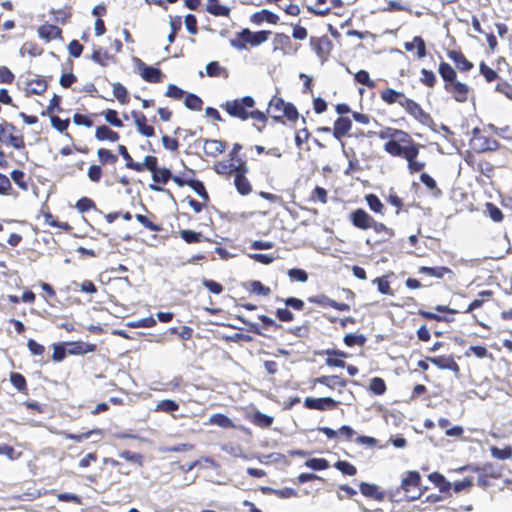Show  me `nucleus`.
I'll use <instances>...</instances> for the list:
<instances>
[{
    "label": "nucleus",
    "mask_w": 512,
    "mask_h": 512,
    "mask_svg": "<svg viewBox=\"0 0 512 512\" xmlns=\"http://www.w3.org/2000/svg\"><path fill=\"white\" fill-rule=\"evenodd\" d=\"M255 106V100L251 96L227 101L221 107L232 117L239 118L243 121L249 119V109Z\"/></svg>",
    "instance_id": "f257e3e1"
},
{
    "label": "nucleus",
    "mask_w": 512,
    "mask_h": 512,
    "mask_svg": "<svg viewBox=\"0 0 512 512\" xmlns=\"http://www.w3.org/2000/svg\"><path fill=\"white\" fill-rule=\"evenodd\" d=\"M420 480V474L416 471H409L407 476L403 478L401 489L405 492L407 501H413L421 497Z\"/></svg>",
    "instance_id": "f03ea898"
},
{
    "label": "nucleus",
    "mask_w": 512,
    "mask_h": 512,
    "mask_svg": "<svg viewBox=\"0 0 512 512\" xmlns=\"http://www.w3.org/2000/svg\"><path fill=\"white\" fill-rule=\"evenodd\" d=\"M471 146L477 152L494 151L498 148V142L492 137L481 134L479 129L475 128Z\"/></svg>",
    "instance_id": "7ed1b4c3"
},
{
    "label": "nucleus",
    "mask_w": 512,
    "mask_h": 512,
    "mask_svg": "<svg viewBox=\"0 0 512 512\" xmlns=\"http://www.w3.org/2000/svg\"><path fill=\"white\" fill-rule=\"evenodd\" d=\"M401 107H403L409 115L422 124L426 125L432 122L431 116L426 113L417 102L407 97L402 99Z\"/></svg>",
    "instance_id": "20e7f679"
},
{
    "label": "nucleus",
    "mask_w": 512,
    "mask_h": 512,
    "mask_svg": "<svg viewBox=\"0 0 512 512\" xmlns=\"http://www.w3.org/2000/svg\"><path fill=\"white\" fill-rule=\"evenodd\" d=\"M14 131L15 126L11 123L4 122L0 124V141L8 142L15 149L24 148L25 143L23 137L14 135Z\"/></svg>",
    "instance_id": "39448f33"
},
{
    "label": "nucleus",
    "mask_w": 512,
    "mask_h": 512,
    "mask_svg": "<svg viewBox=\"0 0 512 512\" xmlns=\"http://www.w3.org/2000/svg\"><path fill=\"white\" fill-rule=\"evenodd\" d=\"M298 50L294 46L290 37L283 33H278L273 39V51H280L283 55L295 54Z\"/></svg>",
    "instance_id": "423d86ee"
},
{
    "label": "nucleus",
    "mask_w": 512,
    "mask_h": 512,
    "mask_svg": "<svg viewBox=\"0 0 512 512\" xmlns=\"http://www.w3.org/2000/svg\"><path fill=\"white\" fill-rule=\"evenodd\" d=\"M270 34V31L263 30L258 32H252L248 28H245L241 32H239L237 36L244 40V42H247V44H250L252 46H258L266 42Z\"/></svg>",
    "instance_id": "0eeeda50"
},
{
    "label": "nucleus",
    "mask_w": 512,
    "mask_h": 512,
    "mask_svg": "<svg viewBox=\"0 0 512 512\" xmlns=\"http://www.w3.org/2000/svg\"><path fill=\"white\" fill-rule=\"evenodd\" d=\"M445 90L450 93L457 102H465L468 99L469 87L457 80L446 83Z\"/></svg>",
    "instance_id": "6e6552de"
},
{
    "label": "nucleus",
    "mask_w": 512,
    "mask_h": 512,
    "mask_svg": "<svg viewBox=\"0 0 512 512\" xmlns=\"http://www.w3.org/2000/svg\"><path fill=\"white\" fill-rule=\"evenodd\" d=\"M337 404L338 402L331 397L306 398L304 401L305 407L320 411L333 409Z\"/></svg>",
    "instance_id": "1a4fd4ad"
},
{
    "label": "nucleus",
    "mask_w": 512,
    "mask_h": 512,
    "mask_svg": "<svg viewBox=\"0 0 512 512\" xmlns=\"http://www.w3.org/2000/svg\"><path fill=\"white\" fill-rule=\"evenodd\" d=\"M350 219L354 226L359 229L367 230L373 225V218L363 209H357L350 215Z\"/></svg>",
    "instance_id": "9d476101"
},
{
    "label": "nucleus",
    "mask_w": 512,
    "mask_h": 512,
    "mask_svg": "<svg viewBox=\"0 0 512 512\" xmlns=\"http://www.w3.org/2000/svg\"><path fill=\"white\" fill-rule=\"evenodd\" d=\"M246 172L247 167L244 164H241V167L237 169V172L235 173L234 183L237 191L241 195H248L252 190L250 182L244 175Z\"/></svg>",
    "instance_id": "9b49d317"
},
{
    "label": "nucleus",
    "mask_w": 512,
    "mask_h": 512,
    "mask_svg": "<svg viewBox=\"0 0 512 512\" xmlns=\"http://www.w3.org/2000/svg\"><path fill=\"white\" fill-rule=\"evenodd\" d=\"M138 67L141 71V76L144 80L151 83H159L161 81L162 72L160 69L148 66L141 61H139Z\"/></svg>",
    "instance_id": "f8f14e48"
},
{
    "label": "nucleus",
    "mask_w": 512,
    "mask_h": 512,
    "mask_svg": "<svg viewBox=\"0 0 512 512\" xmlns=\"http://www.w3.org/2000/svg\"><path fill=\"white\" fill-rule=\"evenodd\" d=\"M132 117L134 119V123L137 127V130L140 134L146 137L154 136V128L152 126L147 125V118L145 115L133 112Z\"/></svg>",
    "instance_id": "ddd939ff"
},
{
    "label": "nucleus",
    "mask_w": 512,
    "mask_h": 512,
    "mask_svg": "<svg viewBox=\"0 0 512 512\" xmlns=\"http://www.w3.org/2000/svg\"><path fill=\"white\" fill-rule=\"evenodd\" d=\"M351 126L352 122L348 117H339L334 123L333 136L340 140L348 133Z\"/></svg>",
    "instance_id": "4468645a"
},
{
    "label": "nucleus",
    "mask_w": 512,
    "mask_h": 512,
    "mask_svg": "<svg viewBox=\"0 0 512 512\" xmlns=\"http://www.w3.org/2000/svg\"><path fill=\"white\" fill-rule=\"evenodd\" d=\"M40 38L50 41L61 36V29L55 25L44 24L38 28Z\"/></svg>",
    "instance_id": "2eb2a0df"
},
{
    "label": "nucleus",
    "mask_w": 512,
    "mask_h": 512,
    "mask_svg": "<svg viewBox=\"0 0 512 512\" xmlns=\"http://www.w3.org/2000/svg\"><path fill=\"white\" fill-rule=\"evenodd\" d=\"M427 360L440 369L452 370L454 372L459 371L458 364L451 357H430Z\"/></svg>",
    "instance_id": "dca6fc26"
},
{
    "label": "nucleus",
    "mask_w": 512,
    "mask_h": 512,
    "mask_svg": "<svg viewBox=\"0 0 512 512\" xmlns=\"http://www.w3.org/2000/svg\"><path fill=\"white\" fill-rule=\"evenodd\" d=\"M448 57L455 63L456 67L461 71H469L473 64L459 51H449Z\"/></svg>",
    "instance_id": "f3484780"
},
{
    "label": "nucleus",
    "mask_w": 512,
    "mask_h": 512,
    "mask_svg": "<svg viewBox=\"0 0 512 512\" xmlns=\"http://www.w3.org/2000/svg\"><path fill=\"white\" fill-rule=\"evenodd\" d=\"M360 491L364 496L372 497L378 501H382L385 498V493L379 491L378 486L375 484L362 482L360 484Z\"/></svg>",
    "instance_id": "a211bd4d"
},
{
    "label": "nucleus",
    "mask_w": 512,
    "mask_h": 512,
    "mask_svg": "<svg viewBox=\"0 0 512 512\" xmlns=\"http://www.w3.org/2000/svg\"><path fill=\"white\" fill-rule=\"evenodd\" d=\"M225 150V144L220 140H205L204 153L215 157Z\"/></svg>",
    "instance_id": "6ab92c4d"
},
{
    "label": "nucleus",
    "mask_w": 512,
    "mask_h": 512,
    "mask_svg": "<svg viewBox=\"0 0 512 512\" xmlns=\"http://www.w3.org/2000/svg\"><path fill=\"white\" fill-rule=\"evenodd\" d=\"M404 48L407 51H412L413 49H417V57L419 59L424 58L426 56V45H425V42L419 36L414 37L411 42H406L404 44Z\"/></svg>",
    "instance_id": "aec40b11"
},
{
    "label": "nucleus",
    "mask_w": 512,
    "mask_h": 512,
    "mask_svg": "<svg viewBox=\"0 0 512 512\" xmlns=\"http://www.w3.org/2000/svg\"><path fill=\"white\" fill-rule=\"evenodd\" d=\"M95 138L99 141L109 140L111 142H116L119 140V134L109 127L102 125L96 129Z\"/></svg>",
    "instance_id": "412c9836"
},
{
    "label": "nucleus",
    "mask_w": 512,
    "mask_h": 512,
    "mask_svg": "<svg viewBox=\"0 0 512 512\" xmlns=\"http://www.w3.org/2000/svg\"><path fill=\"white\" fill-rule=\"evenodd\" d=\"M402 92L396 91L392 88H387L381 93V99L387 104L398 103L401 106L402 99H405Z\"/></svg>",
    "instance_id": "4be33fe9"
},
{
    "label": "nucleus",
    "mask_w": 512,
    "mask_h": 512,
    "mask_svg": "<svg viewBox=\"0 0 512 512\" xmlns=\"http://www.w3.org/2000/svg\"><path fill=\"white\" fill-rule=\"evenodd\" d=\"M310 44L313 50L318 54V56L322 57L329 50L330 41L326 37L315 38L312 37L310 39Z\"/></svg>",
    "instance_id": "5701e85b"
},
{
    "label": "nucleus",
    "mask_w": 512,
    "mask_h": 512,
    "mask_svg": "<svg viewBox=\"0 0 512 512\" xmlns=\"http://www.w3.org/2000/svg\"><path fill=\"white\" fill-rule=\"evenodd\" d=\"M208 4L206 6L207 12L214 16H229L230 8L224 5H221L218 0H207Z\"/></svg>",
    "instance_id": "b1692460"
},
{
    "label": "nucleus",
    "mask_w": 512,
    "mask_h": 512,
    "mask_svg": "<svg viewBox=\"0 0 512 512\" xmlns=\"http://www.w3.org/2000/svg\"><path fill=\"white\" fill-rule=\"evenodd\" d=\"M429 480L433 482L436 486H438L440 492L448 493L452 487V484L445 479V477L438 473L433 472L428 476Z\"/></svg>",
    "instance_id": "393cba45"
},
{
    "label": "nucleus",
    "mask_w": 512,
    "mask_h": 512,
    "mask_svg": "<svg viewBox=\"0 0 512 512\" xmlns=\"http://www.w3.org/2000/svg\"><path fill=\"white\" fill-rule=\"evenodd\" d=\"M264 20L267 21L268 23L276 24L279 20V17H278V15H276L268 10L256 12L251 17V21L256 24H260Z\"/></svg>",
    "instance_id": "a878e982"
},
{
    "label": "nucleus",
    "mask_w": 512,
    "mask_h": 512,
    "mask_svg": "<svg viewBox=\"0 0 512 512\" xmlns=\"http://www.w3.org/2000/svg\"><path fill=\"white\" fill-rule=\"evenodd\" d=\"M439 74L446 83H451L456 80V71L452 66L446 62H442L438 69Z\"/></svg>",
    "instance_id": "bb28decb"
},
{
    "label": "nucleus",
    "mask_w": 512,
    "mask_h": 512,
    "mask_svg": "<svg viewBox=\"0 0 512 512\" xmlns=\"http://www.w3.org/2000/svg\"><path fill=\"white\" fill-rule=\"evenodd\" d=\"M251 420L252 422L261 427V428H267V427H270L273 423V417L272 416H269L267 414H264L260 411H256L255 413H253L252 417H251Z\"/></svg>",
    "instance_id": "cd10ccee"
},
{
    "label": "nucleus",
    "mask_w": 512,
    "mask_h": 512,
    "mask_svg": "<svg viewBox=\"0 0 512 512\" xmlns=\"http://www.w3.org/2000/svg\"><path fill=\"white\" fill-rule=\"evenodd\" d=\"M287 117L288 120L294 121L298 118V111L291 103H286L282 114H273V119L281 121L283 117Z\"/></svg>",
    "instance_id": "c85d7f7f"
},
{
    "label": "nucleus",
    "mask_w": 512,
    "mask_h": 512,
    "mask_svg": "<svg viewBox=\"0 0 512 512\" xmlns=\"http://www.w3.org/2000/svg\"><path fill=\"white\" fill-rule=\"evenodd\" d=\"M209 423L217 425L221 428H233L234 427L232 420L228 416L220 414V413L213 414L209 418Z\"/></svg>",
    "instance_id": "c756f323"
},
{
    "label": "nucleus",
    "mask_w": 512,
    "mask_h": 512,
    "mask_svg": "<svg viewBox=\"0 0 512 512\" xmlns=\"http://www.w3.org/2000/svg\"><path fill=\"white\" fill-rule=\"evenodd\" d=\"M179 409V404L170 399H165L157 403L155 407V411L165 412V413H172L174 411H177Z\"/></svg>",
    "instance_id": "7c9ffc66"
},
{
    "label": "nucleus",
    "mask_w": 512,
    "mask_h": 512,
    "mask_svg": "<svg viewBox=\"0 0 512 512\" xmlns=\"http://www.w3.org/2000/svg\"><path fill=\"white\" fill-rule=\"evenodd\" d=\"M318 383L334 388L336 386L344 387L346 382L339 376H322L316 380Z\"/></svg>",
    "instance_id": "2f4dec72"
},
{
    "label": "nucleus",
    "mask_w": 512,
    "mask_h": 512,
    "mask_svg": "<svg viewBox=\"0 0 512 512\" xmlns=\"http://www.w3.org/2000/svg\"><path fill=\"white\" fill-rule=\"evenodd\" d=\"M404 148L405 146H402L398 141L395 140H389L384 145V149L387 153H389L392 156H398L402 157L404 154Z\"/></svg>",
    "instance_id": "473e14b6"
},
{
    "label": "nucleus",
    "mask_w": 512,
    "mask_h": 512,
    "mask_svg": "<svg viewBox=\"0 0 512 512\" xmlns=\"http://www.w3.org/2000/svg\"><path fill=\"white\" fill-rule=\"evenodd\" d=\"M286 102L283 99L278 97H273L269 102L268 113L271 114L273 118V114H282L283 109L285 107Z\"/></svg>",
    "instance_id": "72a5a7b5"
},
{
    "label": "nucleus",
    "mask_w": 512,
    "mask_h": 512,
    "mask_svg": "<svg viewBox=\"0 0 512 512\" xmlns=\"http://www.w3.org/2000/svg\"><path fill=\"white\" fill-rule=\"evenodd\" d=\"M240 167L241 165L236 166L232 163L218 162L217 164H215L214 169L218 174H235L237 172V169H239Z\"/></svg>",
    "instance_id": "f704fd0d"
},
{
    "label": "nucleus",
    "mask_w": 512,
    "mask_h": 512,
    "mask_svg": "<svg viewBox=\"0 0 512 512\" xmlns=\"http://www.w3.org/2000/svg\"><path fill=\"white\" fill-rule=\"evenodd\" d=\"M419 272L436 278H443L444 274L449 273L450 270L446 267L432 268L422 266L420 267Z\"/></svg>",
    "instance_id": "c9c22d12"
},
{
    "label": "nucleus",
    "mask_w": 512,
    "mask_h": 512,
    "mask_svg": "<svg viewBox=\"0 0 512 512\" xmlns=\"http://www.w3.org/2000/svg\"><path fill=\"white\" fill-rule=\"evenodd\" d=\"M101 430L100 429H93V430H90V431H87V432H84V433H81V434H71V433H66L65 434V438L67 439H70V440H73V441H76V442H82L86 439H89L93 434H101Z\"/></svg>",
    "instance_id": "e433bc0d"
},
{
    "label": "nucleus",
    "mask_w": 512,
    "mask_h": 512,
    "mask_svg": "<svg viewBox=\"0 0 512 512\" xmlns=\"http://www.w3.org/2000/svg\"><path fill=\"white\" fill-rule=\"evenodd\" d=\"M366 201H367V204L369 206V208L376 212V213H380L382 214L383 213V204L382 202L380 201V199L374 195V194H369L366 196Z\"/></svg>",
    "instance_id": "4c0bfd02"
},
{
    "label": "nucleus",
    "mask_w": 512,
    "mask_h": 512,
    "mask_svg": "<svg viewBox=\"0 0 512 512\" xmlns=\"http://www.w3.org/2000/svg\"><path fill=\"white\" fill-rule=\"evenodd\" d=\"M202 100L195 94H188L185 98V106L190 110H201Z\"/></svg>",
    "instance_id": "58836bf2"
},
{
    "label": "nucleus",
    "mask_w": 512,
    "mask_h": 512,
    "mask_svg": "<svg viewBox=\"0 0 512 512\" xmlns=\"http://www.w3.org/2000/svg\"><path fill=\"white\" fill-rule=\"evenodd\" d=\"M170 177H172V174L170 170L167 168H158L152 173V179L154 182H160L165 184L170 179Z\"/></svg>",
    "instance_id": "ea45409f"
},
{
    "label": "nucleus",
    "mask_w": 512,
    "mask_h": 512,
    "mask_svg": "<svg viewBox=\"0 0 512 512\" xmlns=\"http://www.w3.org/2000/svg\"><path fill=\"white\" fill-rule=\"evenodd\" d=\"M334 466L345 475L353 476L357 472L356 467L347 461L339 460Z\"/></svg>",
    "instance_id": "a19ab883"
},
{
    "label": "nucleus",
    "mask_w": 512,
    "mask_h": 512,
    "mask_svg": "<svg viewBox=\"0 0 512 512\" xmlns=\"http://www.w3.org/2000/svg\"><path fill=\"white\" fill-rule=\"evenodd\" d=\"M356 82L363 84L369 88H373L375 86V82L371 80L369 73L366 70H359L354 75Z\"/></svg>",
    "instance_id": "79ce46f5"
},
{
    "label": "nucleus",
    "mask_w": 512,
    "mask_h": 512,
    "mask_svg": "<svg viewBox=\"0 0 512 512\" xmlns=\"http://www.w3.org/2000/svg\"><path fill=\"white\" fill-rule=\"evenodd\" d=\"M187 185H189L202 199L208 200V193L206 192L205 186L201 181L189 180Z\"/></svg>",
    "instance_id": "37998d69"
},
{
    "label": "nucleus",
    "mask_w": 512,
    "mask_h": 512,
    "mask_svg": "<svg viewBox=\"0 0 512 512\" xmlns=\"http://www.w3.org/2000/svg\"><path fill=\"white\" fill-rule=\"evenodd\" d=\"M113 94L120 103H126L128 100L127 89L120 83L113 84Z\"/></svg>",
    "instance_id": "c03bdc74"
},
{
    "label": "nucleus",
    "mask_w": 512,
    "mask_h": 512,
    "mask_svg": "<svg viewBox=\"0 0 512 512\" xmlns=\"http://www.w3.org/2000/svg\"><path fill=\"white\" fill-rule=\"evenodd\" d=\"M491 455L494 458H496V459L506 460V459L511 458V456H512V448L511 447H506L504 449H500L498 447H492L491 448Z\"/></svg>",
    "instance_id": "a18cd8bd"
},
{
    "label": "nucleus",
    "mask_w": 512,
    "mask_h": 512,
    "mask_svg": "<svg viewBox=\"0 0 512 512\" xmlns=\"http://www.w3.org/2000/svg\"><path fill=\"white\" fill-rule=\"evenodd\" d=\"M366 342V338L362 334H347L344 337V343L347 346H354V345H364Z\"/></svg>",
    "instance_id": "49530a36"
},
{
    "label": "nucleus",
    "mask_w": 512,
    "mask_h": 512,
    "mask_svg": "<svg viewBox=\"0 0 512 512\" xmlns=\"http://www.w3.org/2000/svg\"><path fill=\"white\" fill-rule=\"evenodd\" d=\"M135 218L138 222H140L145 228L150 231L159 232L161 227L155 223H153L147 216L142 214H136Z\"/></svg>",
    "instance_id": "de8ad7c7"
},
{
    "label": "nucleus",
    "mask_w": 512,
    "mask_h": 512,
    "mask_svg": "<svg viewBox=\"0 0 512 512\" xmlns=\"http://www.w3.org/2000/svg\"><path fill=\"white\" fill-rule=\"evenodd\" d=\"M370 389L374 394L382 395L386 390V384L382 378L375 377L371 380Z\"/></svg>",
    "instance_id": "09e8293b"
},
{
    "label": "nucleus",
    "mask_w": 512,
    "mask_h": 512,
    "mask_svg": "<svg viewBox=\"0 0 512 512\" xmlns=\"http://www.w3.org/2000/svg\"><path fill=\"white\" fill-rule=\"evenodd\" d=\"M97 155H98L99 161H100L102 164H106V163H115V162L117 161V157H116V155H114V154H113V153H111L109 150L104 149V148H100V149L97 151Z\"/></svg>",
    "instance_id": "8fccbe9b"
},
{
    "label": "nucleus",
    "mask_w": 512,
    "mask_h": 512,
    "mask_svg": "<svg viewBox=\"0 0 512 512\" xmlns=\"http://www.w3.org/2000/svg\"><path fill=\"white\" fill-rule=\"evenodd\" d=\"M105 120L114 127L120 128L123 126L122 121L118 118L117 111L108 109L104 113Z\"/></svg>",
    "instance_id": "3c124183"
},
{
    "label": "nucleus",
    "mask_w": 512,
    "mask_h": 512,
    "mask_svg": "<svg viewBox=\"0 0 512 512\" xmlns=\"http://www.w3.org/2000/svg\"><path fill=\"white\" fill-rule=\"evenodd\" d=\"M306 466L313 470H323L328 468V461L323 458H312L306 461Z\"/></svg>",
    "instance_id": "603ef678"
},
{
    "label": "nucleus",
    "mask_w": 512,
    "mask_h": 512,
    "mask_svg": "<svg viewBox=\"0 0 512 512\" xmlns=\"http://www.w3.org/2000/svg\"><path fill=\"white\" fill-rule=\"evenodd\" d=\"M480 73L484 76L486 81L492 82L498 78V74L495 70L487 66L484 62L480 64Z\"/></svg>",
    "instance_id": "864d4df0"
},
{
    "label": "nucleus",
    "mask_w": 512,
    "mask_h": 512,
    "mask_svg": "<svg viewBox=\"0 0 512 512\" xmlns=\"http://www.w3.org/2000/svg\"><path fill=\"white\" fill-rule=\"evenodd\" d=\"M181 238L187 243H197L200 241L201 234L192 230H182Z\"/></svg>",
    "instance_id": "5fc2aeb1"
},
{
    "label": "nucleus",
    "mask_w": 512,
    "mask_h": 512,
    "mask_svg": "<svg viewBox=\"0 0 512 512\" xmlns=\"http://www.w3.org/2000/svg\"><path fill=\"white\" fill-rule=\"evenodd\" d=\"M420 80L423 84H425L429 87H433L436 83V76L432 71L423 68L421 70V79Z\"/></svg>",
    "instance_id": "6e6d98bb"
},
{
    "label": "nucleus",
    "mask_w": 512,
    "mask_h": 512,
    "mask_svg": "<svg viewBox=\"0 0 512 512\" xmlns=\"http://www.w3.org/2000/svg\"><path fill=\"white\" fill-rule=\"evenodd\" d=\"M206 72L210 77L219 76L221 73L227 72L222 69L217 61H211L206 65Z\"/></svg>",
    "instance_id": "4d7b16f0"
},
{
    "label": "nucleus",
    "mask_w": 512,
    "mask_h": 512,
    "mask_svg": "<svg viewBox=\"0 0 512 512\" xmlns=\"http://www.w3.org/2000/svg\"><path fill=\"white\" fill-rule=\"evenodd\" d=\"M10 381L19 391H22L26 388V380L20 373H11Z\"/></svg>",
    "instance_id": "13d9d810"
},
{
    "label": "nucleus",
    "mask_w": 512,
    "mask_h": 512,
    "mask_svg": "<svg viewBox=\"0 0 512 512\" xmlns=\"http://www.w3.org/2000/svg\"><path fill=\"white\" fill-rule=\"evenodd\" d=\"M288 275L291 280L299 281L302 283L306 282L308 279L307 273L302 269H297V268L290 269L288 271Z\"/></svg>",
    "instance_id": "bf43d9fd"
},
{
    "label": "nucleus",
    "mask_w": 512,
    "mask_h": 512,
    "mask_svg": "<svg viewBox=\"0 0 512 512\" xmlns=\"http://www.w3.org/2000/svg\"><path fill=\"white\" fill-rule=\"evenodd\" d=\"M419 154V147L416 144H412L411 146H405L404 148V154L402 157H404L407 162H411L412 160H416V157Z\"/></svg>",
    "instance_id": "052dcab7"
},
{
    "label": "nucleus",
    "mask_w": 512,
    "mask_h": 512,
    "mask_svg": "<svg viewBox=\"0 0 512 512\" xmlns=\"http://www.w3.org/2000/svg\"><path fill=\"white\" fill-rule=\"evenodd\" d=\"M486 209H487V211L489 213V216L491 217V219L493 221H495V222L502 221L503 214H502L501 210L498 207H496L492 203H487Z\"/></svg>",
    "instance_id": "680f3d73"
},
{
    "label": "nucleus",
    "mask_w": 512,
    "mask_h": 512,
    "mask_svg": "<svg viewBox=\"0 0 512 512\" xmlns=\"http://www.w3.org/2000/svg\"><path fill=\"white\" fill-rule=\"evenodd\" d=\"M51 125L59 132H64L69 126V120H62L58 116H51Z\"/></svg>",
    "instance_id": "e2e57ef3"
},
{
    "label": "nucleus",
    "mask_w": 512,
    "mask_h": 512,
    "mask_svg": "<svg viewBox=\"0 0 512 512\" xmlns=\"http://www.w3.org/2000/svg\"><path fill=\"white\" fill-rule=\"evenodd\" d=\"M0 455H5L10 460L18 459L21 453H16L12 446L2 444L0 445Z\"/></svg>",
    "instance_id": "0e129e2a"
},
{
    "label": "nucleus",
    "mask_w": 512,
    "mask_h": 512,
    "mask_svg": "<svg viewBox=\"0 0 512 512\" xmlns=\"http://www.w3.org/2000/svg\"><path fill=\"white\" fill-rule=\"evenodd\" d=\"M202 285L214 294H220L223 291L222 285L213 280L203 279Z\"/></svg>",
    "instance_id": "69168bd1"
},
{
    "label": "nucleus",
    "mask_w": 512,
    "mask_h": 512,
    "mask_svg": "<svg viewBox=\"0 0 512 512\" xmlns=\"http://www.w3.org/2000/svg\"><path fill=\"white\" fill-rule=\"evenodd\" d=\"M373 282L377 284L380 293L386 295L392 294L390 284L384 277L376 278Z\"/></svg>",
    "instance_id": "338daca9"
},
{
    "label": "nucleus",
    "mask_w": 512,
    "mask_h": 512,
    "mask_svg": "<svg viewBox=\"0 0 512 512\" xmlns=\"http://www.w3.org/2000/svg\"><path fill=\"white\" fill-rule=\"evenodd\" d=\"M495 90L508 98H512V86L505 81L497 83Z\"/></svg>",
    "instance_id": "774afa93"
}]
</instances>
